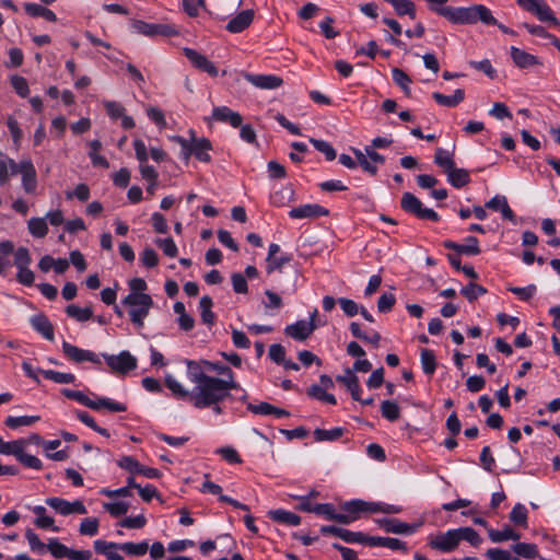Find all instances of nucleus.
Instances as JSON below:
<instances>
[{
    "label": "nucleus",
    "mask_w": 560,
    "mask_h": 560,
    "mask_svg": "<svg viewBox=\"0 0 560 560\" xmlns=\"http://www.w3.org/2000/svg\"><path fill=\"white\" fill-rule=\"evenodd\" d=\"M121 304L128 307L130 322L138 329H141L144 326V319L148 317L154 302L151 295L128 294L121 301Z\"/></svg>",
    "instance_id": "nucleus-4"
},
{
    "label": "nucleus",
    "mask_w": 560,
    "mask_h": 560,
    "mask_svg": "<svg viewBox=\"0 0 560 560\" xmlns=\"http://www.w3.org/2000/svg\"><path fill=\"white\" fill-rule=\"evenodd\" d=\"M460 293L469 301V302H474L476 301L479 296L483 295L487 293V289L483 288L482 285L478 284V283H475V282H470L469 284H467L466 287H464L460 291Z\"/></svg>",
    "instance_id": "nucleus-47"
},
{
    "label": "nucleus",
    "mask_w": 560,
    "mask_h": 560,
    "mask_svg": "<svg viewBox=\"0 0 560 560\" xmlns=\"http://www.w3.org/2000/svg\"><path fill=\"white\" fill-rule=\"evenodd\" d=\"M336 381L342 383L350 392L355 385L359 384V378L351 369H346L343 375H337Z\"/></svg>",
    "instance_id": "nucleus-58"
},
{
    "label": "nucleus",
    "mask_w": 560,
    "mask_h": 560,
    "mask_svg": "<svg viewBox=\"0 0 560 560\" xmlns=\"http://www.w3.org/2000/svg\"><path fill=\"white\" fill-rule=\"evenodd\" d=\"M434 163L446 172L455 165L453 153L443 148H436L434 153Z\"/></svg>",
    "instance_id": "nucleus-38"
},
{
    "label": "nucleus",
    "mask_w": 560,
    "mask_h": 560,
    "mask_svg": "<svg viewBox=\"0 0 560 560\" xmlns=\"http://www.w3.org/2000/svg\"><path fill=\"white\" fill-rule=\"evenodd\" d=\"M310 142L314 145V148L324 153L325 156H326V160L328 161H332L336 159V151L335 149L331 147L330 143H328L327 141H324V140H318V139H314V138H311L310 139Z\"/></svg>",
    "instance_id": "nucleus-52"
},
{
    "label": "nucleus",
    "mask_w": 560,
    "mask_h": 560,
    "mask_svg": "<svg viewBox=\"0 0 560 560\" xmlns=\"http://www.w3.org/2000/svg\"><path fill=\"white\" fill-rule=\"evenodd\" d=\"M103 105H104V107L106 109L107 115L112 119H118V118H120L125 114L124 106L120 103H118V102L105 101V102H103Z\"/></svg>",
    "instance_id": "nucleus-60"
},
{
    "label": "nucleus",
    "mask_w": 560,
    "mask_h": 560,
    "mask_svg": "<svg viewBox=\"0 0 560 560\" xmlns=\"http://www.w3.org/2000/svg\"><path fill=\"white\" fill-rule=\"evenodd\" d=\"M422 370L428 375H433L436 369V360L432 350L422 349L420 353Z\"/></svg>",
    "instance_id": "nucleus-40"
},
{
    "label": "nucleus",
    "mask_w": 560,
    "mask_h": 560,
    "mask_svg": "<svg viewBox=\"0 0 560 560\" xmlns=\"http://www.w3.org/2000/svg\"><path fill=\"white\" fill-rule=\"evenodd\" d=\"M396 299L393 293H383L377 301V310L381 313H388L395 305Z\"/></svg>",
    "instance_id": "nucleus-64"
},
{
    "label": "nucleus",
    "mask_w": 560,
    "mask_h": 560,
    "mask_svg": "<svg viewBox=\"0 0 560 560\" xmlns=\"http://www.w3.org/2000/svg\"><path fill=\"white\" fill-rule=\"evenodd\" d=\"M390 3L398 16L408 15L410 19H416V5L410 0H385Z\"/></svg>",
    "instance_id": "nucleus-29"
},
{
    "label": "nucleus",
    "mask_w": 560,
    "mask_h": 560,
    "mask_svg": "<svg viewBox=\"0 0 560 560\" xmlns=\"http://www.w3.org/2000/svg\"><path fill=\"white\" fill-rule=\"evenodd\" d=\"M511 58L518 68H528L540 65L537 57L517 47H511Z\"/></svg>",
    "instance_id": "nucleus-24"
},
{
    "label": "nucleus",
    "mask_w": 560,
    "mask_h": 560,
    "mask_svg": "<svg viewBox=\"0 0 560 560\" xmlns=\"http://www.w3.org/2000/svg\"><path fill=\"white\" fill-rule=\"evenodd\" d=\"M62 351L68 360L73 361L75 363L89 361L97 365L102 364V361L97 354L90 350H84L77 346H73L68 341L62 342Z\"/></svg>",
    "instance_id": "nucleus-11"
},
{
    "label": "nucleus",
    "mask_w": 560,
    "mask_h": 560,
    "mask_svg": "<svg viewBox=\"0 0 560 560\" xmlns=\"http://www.w3.org/2000/svg\"><path fill=\"white\" fill-rule=\"evenodd\" d=\"M155 244L167 257H176L178 249L173 238H156Z\"/></svg>",
    "instance_id": "nucleus-53"
},
{
    "label": "nucleus",
    "mask_w": 560,
    "mask_h": 560,
    "mask_svg": "<svg viewBox=\"0 0 560 560\" xmlns=\"http://www.w3.org/2000/svg\"><path fill=\"white\" fill-rule=\"evenodd\" d=\"M132 26L139 34L145 36H153L160 33V25L147 23L143 21H135Z\"/></svg>",
    "instance_id": "nucleus-56"
},
{
    "label": "nucleus",
    "mask_w": 560,
    "mask_h": 560,
    "mask_svg": "<svg viewBox=\"0 0 560 560\" xmlns=\"http://www.w3.org/2000/svg\"><path fill=\"white\" fill-rule=\"evenodd\" d=\"M460 540H466L472 546H478L481 542L479 534L471 527L458 528Z\"/></svg>",
    "instance_id": "nucleus-61"
},
{
    "label": "nucleus",
    "mask_w": 560,
    "mask_h": 560,
    "mask_svg": "<svg viewBox=\"0 0 560 560\" xmlns=\"http://www.w3.org/2000/svg\"><path fill=\"white\" fill-rule=\"evenodd\" d=\"M318 311L315 308L311 314L308 320L301 319L294 324L288 325L284 329V332L288 337L303 341L306 340L313 331L317 328L315 323Z\"/></svg>",
    "instance_id": "nucleus-7"
},
{
    "label": "nucleus",
    "mask_w": 560,
    "mask_h": 560,
    "mask_svg": "<svg viewBox=\"0 0 560 560\" xmlns=\"http://www.w3.org/2000/svg\"><path fill=\"white\" fill-rule=\"evenodd\" d=\"M445 174L448 183L455 188H462L470 183V174L465 168H457L453 165Z\"/></svg>",
    "instance_id": "nucleus-23"
},
{
    "label": "nucleus",
    "mask_w": 560,
    "mask_h": 560,
    "mask_svg": "<svg viewBox=\"0 0 560 560\" xmlns=\"http://www.w3.org/2000/svg\"><path fill=\"white\" fill-rule=\"evenodd\" d=\"M212 119L226 122L233 128H238L243 122V117L237 112L232 110L228 106H218L212 110Z\"/></svg>",
    "instance_id": "nucleus-19"
},
{
    "label": "nucleus",
    "mask_w": 560,
    "mask_h": 560,
    "mask_svg": "<svg viewBox=\"0 0 560 560\" xmlns=\"http://www.w3.org/2000/svg\"><path fill=\"white\" fill-rule=\"evenodd\" d=\"M199 364H200L201 368L203 366L205 369H208L210 371H214L218 374L225 376L224 380H230V377L234 378L233 371L229 366H226L224 364H221L219 362H211V361H207V360L201 361Z\"/></svg>",
    "instance_id": "nucleus-48"
},
{
    "label": "nucleus",
    "mask_w": 560,
    "mask_h": 560,
    "mask_svg": "<svg viewBox=\"0 0 560 560\" xmlns=\"http://www.w3.org/2000/svg\"><path fill=\"white\" fill-rule=\"evenodd\" d=\"M376 523L386 532L392 534L410 535L416 533L422 523L408 524L398 518H378Z\"/></svg>",
    "instance_id": "nucleus-12"
},
{
    "label": "nucleus",
    "mask_w": 560,
    "mask_h": 560,
    "mask_svg": "<svg viewBox=\"0 0 560 560\" xmlns=\"http://www.w3.org/2000/svg\"><path fill=\"white\" fill-rule=\"evenodd\" d=\"M25 447V441L20 439L12 442H5L0 438V454L20 456Z\"/></svg>",
    "instance_id": "nucleus-35"
},
{
    "label": "nucleus",
    "mask_w": 560,
    "mask_h": 560,
    "mask_svg": "<svg viewBox=\"0 0 560 560\" xmlns=\"http://www.w3.org/2000/svg\"><path fill=\"white\" fill-rule=\"evenodd\" d=\"M21 177L24 191L35 195L37 190V173L31 160H22Z\"/></svg>",
    "instance_id": "nucleus-16"
},
{
    "label": "nucleus",
    "mask_w": 560,
    "mask_h": 560,
    "mask_svg": "<svg viewBox=\"0 0 560 560\" xmlns=\"http://www.w3.org/2000/svg\"><path fill=\"white\" fill-rule=\"evenodd\" d=\"M343 432L345 429L340 427L332 428L330 430L318 428L314 430V439L317 442L336 441L342 436Z\"/></svg>",
    "instance_id": "nucleus-37"
},
{
    "label": "nucleus",
    "mask_w": 560,
    "mask_h": 560,
    "mask_svg": "<svg viewBox=\"0 0 560 560\" xmlns=\"http://www.w3.org/2000/svg\"><path fill=\"white\" fill-rule=\"evenodd\" d=\"M254 19L253 10H244L234 16L226 25V30L231 33H241L247 28Z\"/></svg>",
    "instance_id": "nucleus-21"
},
{
    "label": "nucleus",
    "mask_w": 560,
    "mask_h": 560,
    "mask_svg": "<svg viewBox=\"0 0 560 560\" xmlns=\"http://www.w3.org/2000/svg\"><path fill=\"white\" fill-rule=\"evenodd\" d=\"M92 406H88L93 410H101L102 408H106L112 412H124L126 411V406L124 404L114 401L109 398H98L97 400L91 399Z\"/></svg>",
    "instance_id": "nucleus-32"
},
{
    "label": "nucleus",
    "mask_w": 560,
    "mask_h": 560,
    "mask_svg": "<svg viewBox=\"0 0 560 560\" xmlns=\"http://www.w3.org/2000/svg\"><path fill=\"white\" fill-rule=\"evenodd\" d=\"M117 465L132 474H139L141 464L132 456H122L117 460Z\"/></svg>",
    "instance_id": "nucleus-57"
},
{
    "label": "nucleus",
    "mask_w": 560,
    "mask_h": 560,
    "mask_svg": "<svg viewBox=\"0 0 560 560\" xmlns=\"http://www.w3.org/2000/svg\"><path fill=\"white\" fill-rule=\"evenodd\" d=\"M66 313L78 322H88L93 317V310L91 307H80L75 304L68 305Z\"/></svg>",
    "instance_id": "nucleus-33"
},
{
    "label": "nucleus",
    "mask_w": 560,
    "mask_h": 560,
    "mask_svg": "<svg viewBox=\"0 0 560 560\" xmlns=\"http://www.w3.org/2000/svg\"><path fill=\"white\" fill-rule=\"evenodd\" d=\"M33 512L36 515L34 524L42 529L51 528L54 532H58L59 528L55 526V521L52 517L46 515V509L42 505H36L33 508Z\"/></svg>",
    "instance_id": "nucleus-27"
},
{
    "label": "nucleus",
    "mask_w": 560,
    "mask_h": 560,
    "mask_svg": "<svg viewBox=\"0 0 560 560\" xmlns=\"http://www.w3.org/2000/svg\"><path fill=\"white\" fill-rule=\"evenodd\" d=\"M352 151L355 155L358 164L362 167V170L364 172H366L368 174L375 176L378 172V167H377V165H374L372 160H370L366 152L363 153L362 151H360L358 149H352Z\"/></svg>",
    "instance_id": "nucleus-39"
},
{
    "label": "nucleus",
    "mask_w": 560,
    "mask_h": 560,
    "mask_svg": "<svg viewBox=\"0 0 560 560\" xmlns=\"http://www.w3.org/2000/svg\"><path fill=\"white\" fill-rule=\"evenodd\" d=\"M432 97L434 98V101L439 104V105H442V106H445V107H455L457 106L459 103H462L465 98V92L463 89H457L453 95H444L440 92H434L432 94Z\"/></svg>",
    "instance_id": "nucleus-26"
},
{
    "label": "nucleus",
    "mask_w": 560,
    "mask_h": 560,
    "mask_svg": "<svg viewBox=\"0 0 560 560\" xmlns=\"http://www.w3.org/2000/svg\"><path fill=\"white\" fill-rule=\"evenodd\" d=\"M340 513L351 520V523L360 517L361 513H384V514H398L402 511L401 506L382 502H368L360 499L347 501L341 504Z\"/></svg>",
    "instance_id": "nucleus-3"
},
{
    "label": "nucleus",
    "mask_w": 560,
    "mask_h": 560,
    "mask_svg": "<svg viewBox=\"0 0 560 560\" xmlns=\"http://www.w3.org/2000/svg\"><path fill=\"white\" fill-rule=\"evenodd\" d=\"M119 550L126 552L128 556H143L149 549V544L147 541L141 542H124L118 544Z\"/></svg>",
    "instance_id": "nucleus-41"
},
{
    "label": "nucleus",
    "mask_w": 560,
    "mask_h": 560,
    "mask_svg": "<svg viewBox=\"0 0 560 560\" xmlns=\"http://www.w3.org/2000/svg\"><path fill=\"white\" fill-rule=\"evenodd\" d=\"M460 542V537L458 533V528L448 529L445 533H441L435 536H431L429 538V547L439 550L441 552H452L454 551Z\"/></svg>",
    "instance_id": "nucleus-8"
},
{
    "label": "nucleus",
    "mask_w": 560,
    "mask_h": 560,
    "mask_svg": "<svg viewBox=\"0 0 560 560\" xmlns=\"http://www.w3.org/2000/svg\"><path fill=\"white\" fill-rule=\"evenodd\" d=\"M488 535L492 542H502L510 539L518 540L521 538V535L509 526H506L502 530L489 528Z\"/></svg>",
    "instance_id": "nucleus-30"
},
{
    "label": "nucleus",
    "mask_w": 560,
    "mask_h": 560,
    "mask_svg": "<svg viewBox=\"0 0 560 560\" xmlns=\"http://www.w3.org/2000/svg\"><path fill=\"white\" fill-rule=\"evenodd\" d=\"M30 233L37 238H43L48 233V226L45 218H31L27 222Z\"/></svg>",
    "instance_id": "nucleus-34"
},
{
    "label": "nucleus",
    "mask_w": 560,
    "mask_h": 560,
    "mask_svg": "<svg viewBox=\"0 0 560 560\" xmlns=\"http://www.w3.org/2000/svg\"><path fill=\"white\" fill-rule=\"evenodd\" d=\"M400 206L406 212L413 214L418 219L433 222L440 220V215L433 209L423 207L420 199L411 192H405L402 195Z\"/></svg>",
    "instance_id": "nucleus-5"
},
{
    "label": "nucleus",
    "mask_w": 560,
    "mask_h": 560,
    "mask_svg": "<svg viewBox=\"0 0 560 560\" xmlns=\"http://www.w3.org/2000/svg\"><path fill=\"white\" fill-rule=\"evenodd\" d=\"M307 395L314 399H317V400H320V401H324V402H327L330 405L337 404L336 397L334 395L328 394L326 392V389H324L323 387H320L319 385H316V384L308 387Z\"/></svg>",
    "instance_id": "nucleus-43"
},
{
    "label": "nucleus",
    "mask_w": 560,
    "mask_h": 560,
    "mask_svg": "<svg viewBox=\"0 0 560 560\" xmlns=\"http://www.w3.org/2000/svg\"><path fill=\"white\" fill-rule=\"evenodd\" d=\"M429 9L434 13L447 19L454 24H497V19L492 12L483 4H474L471 7L453 8L446 5L448 0H425Z\"/></svg>",
    "instance_id": "nucleus-2"
},
{
    "label": "nucleus",
    "mask_w": 560,
    "mask_h": 560,
    "mask_svg": "<svg viewBox=\"0 0 560 560\" xmlns=\"http://www.w3.org/2000/svg\"><path fill=\"white\" fill-rule=\"evenodd\" d=\"M268 516L275 522L291 526H298L301 523V517L298 514L282 509L269 511Z\"/></svg>",
    "instance_id": "nucleus-25"
},
{
    "label": "nucleus",
    "mask_w": 560,
    "mask_h": 560,
    "mask_svg": "<svg viewBox=\"0 0 560 560\" xmlns=\"http://www.w3.org/2000/svg\"><path fill=\"white\" fill-rule=\"evenodd\" d=\"M11 85L21 97H26L30 93L28 83L23 77L13 75L11 78Z\"/></svg>",
    "instance_id": "nucleus-59"
},
{
    "label": "nucleus",
    "mask_w": 560,
    "mask_h": 560,
    "mask_svg": "<svg viewBox=\"0 0 560 560\" xmlns=\"http://www.w3.org/2000/svg\"><path fill=\"white\" fill-rule=\"evenodd\" d=\"M392 74H393L394 82L402 89V91L406 95L409 96L410 95L409 84H410L411 80L408 77V74L399 68H394L392 70Z\"/></svg>",
    "instance_id": "nucleus-50"
},
{
    "label": "nucleus",
    "mask_w": 560,
    "mask_h": 560,
    "mask_svg": "<svg viewBox=\"0 0 560 560\" xmlns=\"http://www.w3.org/2000/svg\"><path fill=\"white\" fill-rule=\"evenodd\" d=\"M46 504L55 510L58 514L67 516L70 514H86V508L81 500L73 502L67 501L62 498L50 497L45 500Z\"/></svg>",
    "instance_id": "nucleus-10"
},
{
    "label": "nucleus",
    "mask_w": 560,
    "mask_h": 560,
    "mask_svg": "<svg viewBox=\"0 0 560 560\" xmlns=\"http://www.w3.org/2000/svg\"><path fill=\"white\" fill-rule=\"evenodd\" d=\"M314 514L322 515L327 520L338 522L340 524H350L351 520L347 516H342L340 513L336 512V509L330 503H317L314 505Z\"/></svg>",
    "instance_id": "nucleus-22"
},
{
    "label": "nucleus",
    "mask_w": 560,
    "mask_h": 560,
    "mask_svg": "<svg viewBox=\"0 0 560 560\" xmlns=\"http://www.w3.org/2000/svg\"><path fill=\"white\" fill-rule=\"evenodd\" d=\"M381 412L382 416L389 420V421H396L400 417V409L399 406L392 400H384L381 404Z\"/></svg>",
    "instance_id": "nucleus-44"
},
{
    "label": "nucleus",
    "mask_w": 560,
    "mask_h": 560,
    "mask_svg": "<svg viewBox=\"0 0 560 560\" xmlns=\"http://www.w3.org/2000/svg\"><path fill=\"white\" fill-rule=\"evenodd\" d=\"M100 522L95 517H88L82 520L79 533L85 536H94L98 532Z\"/></svg>",
    "instance_id": "nucleus-51"
},
{
    "label": "nucleus",
    "mask_w": 560,
    "mask_h": 560,
    "mask_svg": "<svg viewBox=\"0 0 560 560\" xmlns=\"http://www.w3.org/2000/svg\"><path fill=\"white\" fill-rule=\"evenodd\" d=\"M509 291L517 295L522 301H528L536 294L537 288L535 284H529L524 288L511 287Z\"/></svg>",
    "instance_id": "nucleus-62"
},
{
    "label": "nucleus",
    "mask_w": 560,
    "mask_h": 560,
    "mask_svg": "<svg viewBox=\"0 0 560 560\" xmlns=\"http://www.w3.org/2000/svg\"><path fill=\"white\" fill-rule=\"evenodd\" d=\"M462 254L468 256H476L480 254L479 241L475 236H468L465 238V243L460 244Z\"/></svg>",
    "instance_id": "nucleus-54"
},
{
    "label": "nucleus",
    "mask_w": 560,
    "mask_h": 560,
    "mask_svg": "<svg viewBox=\"0 0 560 560\" xmlns=\"http://www.w3.org/2000/svg\"><path fill=\"white\" fill-rule=\"evenodd\" d=\"M32 261L30 250L26 247H19L14 253V265L16 268L27 267Z\"/></svg>",
    "instance_id": "nucleus-63"
},
{
    "label": "nucleus",
    "mask_w": 560,
    "mask_h": 560,
    "mask_svg": "<svg viewBox=\"0 0 560 560\" xmlns=\"http://www.w3.org/2000/svg\"><path fill=\"white\" fill-rule=\"evenodd\" d=\"M329 214V210L317 203L302 205L292 208L289 211V215L292 219H314L319 217H326Z\"/></svg>",
    "instance_id": "nucleus-14"
},
{
    "label": "nucleus",
    "mask_w": 560,
    "mask_h": 560,
    "mask_svg": "<svg viewBox=\"0 0 560 560\" xmlns=\"http://www.w3.org/2000/svg\"><path fill=\"white\" fill-rule=\"evenodd\" d=\"M184 55L198 70L207 72L210 77L218 75L217 67L205 55L191 48H184Z\"/></svg>",
    "instance_id": "nucleus-15"
},
{
    "label": "nucleus",
    "mask_w": 560,
    "mask_h": 560,
    "mask_svg": "<svg viewBox=\"0 0 560 560\" xmlns=\"http://www.w3.org/2000/svg\"><path fill=\"white\" fill-rule=\"evenodd\" d=\"M215 453L220 454L221 457L229 464H241L242 463V458L234 447H231V446L220 447L215 451Z\"/></svg>",
    "instance_id": "nucleus-55"
},
{
    "label": "nucleus",
    "mask_w": 560,
    "mask_h": 560,
    "mask_svg": "<svg viewBox=\"0 0 560 560\" xmlns=\"http://www.w3.org/2000/svg\"><path fill=\"white\" fill-rule=\"evenodd\" d=\"M45 378L50 380L57 384H71L74 383L75 376L72 373H63L54 370H38Z\"/></svg>",
    "instance_id": "nucleus-36"
},
{
    "label": "nucleus",
    "mask_w": 560,
    "mask_h": 560,
    "mask_svg": "<svg viewBox=\"0 0 560 560\" xmlns=\"http://www.w3.org/2000/svg\"><path fill=\"white\" fill-rule=\"evenodd\" d=\"M113 373L127 374L137 368V359L128 351H121L117 355H103Z\"/></svg>",
    "instance_id": "nucleus-9"
},
{
    "label": "nucleus",
    "mask_w": 560,
    "mask_h": 560,
    "mask_svg": "<svg viewBox=\"0 0 560 560\" xmlns=\"http://www.w3.org/2000/svg\"><path fill=\"white\" fill-rule=\"evenodd\" d=\"M517 4L525 11L535 15L539 21L559 25L552 9L545 0H517Z\"/></svg>",
    "instance_id": "nucleus-6"
},
{
    "label": "nucleus",
    "mask_w": 560,
    "mask_h": 560,
    "mask_svg": "<svg viewBox=\"0 0 560 560\" xmlns=\"http://www.w3.org/2000/svg\"><path fill=\"white\" fill-rule=\"evenodd\" d=\"M39 416H20V417H8L5 419V425L10 429H18L20 427H28L39 421Z\"/></svg>",
    "instance_id": "nucleus-42"
},
{
    "label": "nucleus",
    "mask_w": 560,
    "mask_h": 560,
    "mask_svg": "<svg viewBox=\"0 0 560 560\" xmlns=\"http://www.w3.org/2000/svg\"><path fill=\"white\" fill-rule=\"evenodd\" d=\"M191 136V149H192V155L203 163H209L211 161V156L209 154V151L212 150L211 141L207 138H196L195 131H189Z\"/></svg>",
    "instance_id": "nucleus-18"
},
{
    "label": "nucleus",
    "mask_w": 560,
    "mask_h": 560,
    "mask_svg": "<svg viewBox=\"0 0 560 560\" xmlns=\"http://www.w3.org/2000/svg\"><path fill=\"white\" fill-rule=\"evenodd\" d=\"M32 327L40 334L45 339L52 341L54 340V326L48 319V317L44 314H36L31 318Z\"/></svg>",
    "instance_id": "nucleus-20"
},
{
    "label": "nucleus",
    "mask_w": 560,
    "mask_h": 560,
    "mask_svg": "<svg viewBox=\"0 0 560 560\" xmlns=\"http://www.w3.org/2000/svg\"><path fill=\"white\" fill-rule=\"evenodd\" d=\"M47 549L56 559H61L65 557L70 559L71 549L58 541L56 538L49 539Z\"/></svg>",
    "instance_id": "nucleus-45"
},
{
    "label": "nucleus",
    "mask_w": 560,
    "mask_h": 560,
    "mask_svg": "<svg viewBox=\"0 0 560 560\" xmlns=\"http://www.w3.org/2000/svg\"><path fill=\"white\" fill-rule=\"evenodd\" d=\"M213 302L208 295H203L199 301L200 317L203 324L212 326L215 323V314L212 312Z\"/></svg>",
    "instance_id": "nucleus-28"
},
{
    "label": "nucleus",
    "mask_w": 560,
    "mask_h": 560,
    "mask_svg": "<svg viewBox=\"0 0 560 560\" xmlns=\"http://www.w3.org/2000/svg\"><path fill=\"white\" fill-rule=\"evenodd\" d=\"M514 552L523 558L533 559L538 556V548L535 544L517 542L513 546Z\"/></svg>",
    "instance_id": "nucleus-46"
},
{
    "label": "nucleus",
    "mask_w": 560,
    "mask_h": 560,
    "mask_svg": "<svg viewBox=\"0 0 560 560\" xmlns=\"http://www.w3.org/2000/svg\"><path fill=\"white\" fill-rule=\"evenodd\" d=\"M24 10L28 15L34 16V18L42 16L50 22L57 21V16L51 10H49L43 5H39L37 3H25Z\"/></svg>",
    "instance_id": "nucleus-31"
},
{
    "label": "nucleus",
    "mask_w": 560,
    "mask_h": 560,
    "mask_svg": "<svg viewBox=\"0 0 560 560\" xmlns=\"http://www.w3.org/2000/svg\"><path fill=\"white\" fill-rule=\"evenodd\" d=\"M245 80L254 86L262 90L278 89L283 84V80L275 74H252L246 73Z\"/></svg>",
    "instance_id": "nucleus-17"
},
{
    "label": "nucleus",
    "mask_w": 560,
    "mask_h": 560,
    "mask_svg": "<svg viewBox=\"0 0 560 560\" xmlns=\"http://www.w3.org/2000/svg\"><path fill=\"white\" fill-rule=\"evenodd\" d=\"M280 253L281 249L278 244L272 243L269 245L268 256L266 258V271L268 275H271L275 271H281L283 265L292 260L291 255Z\"/></svg>",
    "instance_id": "nucleus-13"
},
{
    "label": "nucleus",
    "mask_w": 560,
    "mask_h": 560,
    "mask_svg": "<svg viewBox=\"0 0 560 560\" xmlns=\"http://www.w3.org/2000/svg\"><path fill=\"white\" fill-rule=\"evenodd\" d=\"M187 375L195 384L192 390L186 389L173 376L167 375L165 385L174 396L188 399L196 408L202 409L217 405L229 398L232 389H240V384L234 378L223 380L206 374L196 361H187Z\"/></svg>",
    "instance_id": "nucleus-1"
},
{
    "label": "nucleus",
    "mask_w": 560,
    "mask_h": 560,
    "mask_svg": "<svg viewBox=\"0 0 560 560\" xmlns=\"http://www.w3.org/2000/svg\"><path fill=\"white\" fill-rule=\"evenodd\" d=\"M510 520L515 525L526 527L527 526V509L521 503L515 504L510 513Z\"/></svg>",
    "instance_id": "nucleus-49"
}]
</instances>
